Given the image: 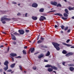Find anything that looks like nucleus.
<instances>
[{"instance_id": "6e6d98bb", "label": "nucleus", "mask_w": 74, "mask_h": 74, "mask_svg": "<svg viewBox=\"0 0 74 74\" xmlns=\"http://www.w3.org/2000/svg\"><path fill=\"white\" fill-rule=\"evenodd\" d=\"M2 33L3 34H6V33H5V32H2Z\"/></svg>"}, {"instance_id": "f704fd0d", "label": "nucleus", "mask_w": 74, "mask_h": 74, "mask_svg": "<svg viewBox=\"0 0 74 74\" xmlns=\"http://www.w3.org/2000/svg\"><path fill=\"white\" fill-rule=\"evenodd\" d=\"M10 58H12V62H14V59L13 57L11 56H10Z\"/></svg>"}, {"instance_id": "6e6552de", "label": "nucleus", "mask_w": 74, "mask_h": 74, "mask_svg": "<svg viewBox=\"0 0 74 74\" xmlns=\"http://www.w3.org/2000/svg\"><path fill=\"white\" fill-rule=\"evenodd\" d=\"M50 3L51 4H52V5L55 6L57 5V4H58L57 2H53V1H51Z\"/></svg>"}, {"instance_id": "c756f323", "label": "nucleus", "mask_w": 74, "mask_h": 74, "mask_svg": "<svg viewBox=\"0 0 74 74\" xmlns=\"http://www.w3.org/2000/svg\"><path fill=\"white\" fill-rule=\"evenodd\" d=\"M23 54H25V55H26V52L24 50H23Z\"/></svg>"}, {"instance_id": "e433bc0d", "label": "nucleus", "mask_w": 74, "mask_h": 74, "mask_svg": "<svg viewBox=\"0 0 74 74\" xmlns=\"http://www.w3.org/2000/svg\"><path fill=\"white\" fill-rule=\"evenodd\" d=\"M66 56H69L70 55L69 54V53H68L66 54Z\"/></svg>"}, {"instance_id": "09e8293b", "label": "nucleus", "mask_w": 74, "mask_h": 74, "mask_svg": "<svg viewBox=\"0 0 74 74\" xmlns=\"http://www.w3.org/2000/svg\"><path fill=\"white\" fill-rule=\"evenodd\" d=\"M48 61L47 60H44L45 62H48Z\"/></svg>"}, {"instance_id": "0e129e2a", "label": "nucleus", "mask_w": 74, "mask_h": 74, "mask_svg": "<svg viewBox=\"0 0 74 74\" xmlns=\"http://www.w3.org/2000/svg\"><path fill=\"white\" fill-rule=\"evenodd\" d=\"M60 33H63V31H61L60 32Z\"/></svg>"}, {"instance_id": "0eeeda50", "label": "nucleus", "mask_w": 74, "mask_h": 74, "mask_svg": "<svg viewBox=\"0 0 74 74\" xmlns=\"http://www.w3.org/2000/svg\"><path fill=\"white\" fill-rule=\"evenodd\" d=\"M32 7L37 8L38 7V5L36 3H34L32 4Z\"/></svg>"}, {"instance_id": "8fccbe9b", "label": "nucleus", "mask_w": 74, "mask_h": 74, "mask_svg": "<svg viewBox=\"0 0 74 74\" xmlns=\"http://www.w3.org/2000/svg\"><path fill=\"white\" fill-rule=\"evenodd\" d=\"M13 44H16V42H13Z\"/></svg>"}, {"instance_id": "5fc2aeb1", "label": "nucleus", "mask_w": 74, "mask_h": 74, "mask_svg": "<svg viewBox=\"0 0 74 74\" xmlns=\"http://www.w3.org/2000/svg\"><path fill=\"white\" fill-rule=\"evenodd\" d=\"M52 73H55V74H56V71H52Z\"/></svg>"}, {"instance_id": "2eb2a0df", "label": "nucleus", "mask_w": 74, "mask_h": 74, "mask_svg": "<svg viewBox=\"0 0 74 74\" xmlns=\"http://www.w3.org/2000/svg\"><path fill=\"white\" fill-rule=\"evenodd\" d=\"M55 15H58V16H63V15L59 13H56L54 14Z\"/></svg>"}, {"instance_id": "69168bd1", "label": "nucleus", "mask_w": 74, "mask_h": 74, "mask_svg": "<svg viewBox=\"0 0 74 74\" xmlns=\"http://www.w3.org/2000/svg\"><path fill=\"white\" fill-rule=\"evenodd\" d=\"M71 48H74V46H72L71 47Z\"/></svg>"}, {"instance_id": "39448f33", "label": "nucleus", "mask_w": 74, "mask_h": 74, "mask_svg": "<svg viewBox=\"0 0 74 74\" xmlns=\"http://www.w3.org/2000/svg\"><path fill=\"white\" fill-rule=\"evenodd\" d=\"M40 21H43L44 20H46V18L44 16H41L39 19Z\"/></svg>"}, {"instance_id": "bf43d9fd", "label": "nucleus", "mask_w": 74, "mask_h": 74, "mask_svg": "<svg viewBox=\"0 0 74 74\" xmlns=\"http://www.w3.org/2000/svg\"><path fill=\"white\" fill-rule=\"evenodd\" d=\"M3 45H1L0 46V48H3Z\"/></svg>"}, {"instance_id": "412c9836", "label": "nucleus", "mask_w": 74, "mask_h": 74, "mask_svg": "<svg viewBox=\"0 0 74 74\" xmlns=\"http://www.w3.org/2000/svg\"><path fill=\"white\" fill-rule=\"evenodd\" d=\"M64 17H65V18H67L68 17V15L67 14V13H64Z\"/></svg>"}, {"instance_id": "4be33fe9", "label": "nucleus", "mask_w": 74, "mask_h": 74, "mask_svg": "<svg viewBox=\"0 0 74 74\" xmlns=\"http://www.w3.org/2000/svg\"><path fill=\"white\" fill-rule=\"evenodd\" d=\"M70 70L71 71H73L74 70V68L73 67H70Z\"/></svg>"}, {"instance_id": "ddd939ff", "label": "nucleus", "mask_w": 74, "mask_h": 74, "mask_svg": "<svg viewBox=\"0 0 74 74\" xmlns=\"http://www.w3.org/2000/svg\"><path fill=\"white\" fill-rule=\"evenodd\" d=\"M10 55L11 56L14 57V56H16V54L12 53L10 54Z\"/></svg>"}, {"instance_id": "aec40b11", "label": "nucleus", "mask_w": 74, "mask_h": 74, "mask_svg": "<svg viewBox=\"0 0 74 74\" xmlns=\"http://www.w3.org/2000/svg\"><path fill=\"white\" fill-rule=\"evenodd\" d=\"M74 7L71 8V7H69V11H71V10H74Z\"/></svg>"}, {"instance_id": "423d86ee", "label": "nucleus", "mask_w": 74, "mask_h": 74, "mask_svg": "<svg viewBox=\"0 0 74 74\" xmlns=\"http://www.w3.org/2000/svg\"><path fill=\"white\" fill-rule=\"evenodd\" d=\"M18 32L20 34H23L24 33H25V32L23 31V30L22 29H19L18 30Z\"/></svg>"}, {"instance_id": "a18cd8bd", "label": "nucleus", "mask_w": 74, "mask_h": 74, "mask_svg": "<svg viewBox=\"0 0 74 74\" xmlns=\"http://www.w3.org/2000/svg\"><path fill=\"white\" fill-rule=\"evenodd\" d=\"M67 33H70V29H69L67 31Z\"/></svg>"}, {"instance_id": "72a5a7b5", "label": "nucleus", "mask_w": 74, "mask_h": 74, "mask_svg": "<svg viewBox=\"0 0 74 74\" xmlns=\"http://www.w3.org/2000/svg\"><path fill=\"white\" fill-rule=\"evenodd\" d=\"M62 18L64 20H66V19H67V18H65L64 17H62Z\"/></svg>"}, {"instance_id": "774afa93", "label": "nucleus", "mask_w": 74, "mask_h": 74, "mask_svg": "<svg viewBox=\"0 0 74 74\" xmlns=\"http://www.w3.org/2000/svg\"><path fill=\"white\" fill-rule=\"evenodd\" d=\"M1 12H2V13H3L4 11H1Z\"/></svg>"}, {"instance_id": "9b49d317", "label": "nucleus", "mask_w": 74, "mask_h": 74, "mask_svg": "<svg viewBox=\"0 0 74 74\" xmlns=\"http://www.w3.org/2000/svg\"><path fill=\"white\" fill-rule=\"evenodd\" d=\"M44 56V55L43 54H41L39 56H38V59H41Z\"/></svg>"}, {"instance_id": "e2e57ef3", "label": "nucleus", "mask_w": 74, "mask_h": 74, "mask_svg": "<svg viewBox=\"0 0 74 74\" xmlns=\"http://www.w3.org/2000/svg\"><path fill=\"white\" fill-rule=\"evenodd\" d=\"M27 13H26L25 14V17H27Z\"/></svg>"}, {"instance_id": "a19ab883", "label": "nucleus", "mask_w": 74, "mask_h": 74, "mask_svg": "<svg viewBox=\"0 0 74 74\" xmlns=\"http://www.w3.org/2000/svg\"><path fill=\"white\" fill-rule=\"evenodd\" d=\"M55 11H56L55 10H54L50 11V12H49L48 13H49L50 12H55Z\"/></svg>"}, {"instance_id": "5701e85b", "label": "nucleus", "mask_w": 74, "mask_h": 74, "mask_svg": "<svg viewBox=\"0 0 74 74\" xmlns=\"http://www.w3.org/2000/svg\"><path fill=\"white\" fill-rule=\"evenodd\" d=\"M62 53H63V54H66L67 53V51L65 50H64L62 52Z\"/></svg>"}, {"instance_id": "393cba45", "label": "nucleus", "mask_w": 74, "mask_h": 74, "mask_svg": "<svg viewBox=\"0 0 74 74\" xmlns=\"http://www.w3.org/2000/svg\"><path fill=\"white\" fill-rule=\"evenodd\" d=\"M57 7H62V5L60 3H58L57 5Z\"/></svg>"}, {"instance_id": "cd10ccee", "label": "nucleus", "mask_w": 74, "mask_h": 74, "mask_svg": "<svg viewBox=\"0 0 74 74\" xmlns=\"http://www.w3.org/2000/svg\"><path fill=\"white\" fill-rule=\"evenodd\" d=\"M44 38L42 37H40V40H41V41H44Z\"/></svg>"}, {"instance_id": "de8ad7c7", "label": "nucleus", "mask_w": 74, "mask_h": 74, "mask_svg": "<svg viewBox=\"0 0 74 74\" xmlns=\"http://www.w3.org/2000/svg\"><path fill=\"white\" fill-rule=\"evenodd\" d=\"M17 15H18V16H19V15H21V13H18L17 14Z\"/></svg>"}, {"instance_id": "864d4df0", "label": "nucleus", "mask_w": 74, "mask_h": 74, "mask_svg": "<svg viewBox=\"0 0 74 74\" xmlns=\"http://www.w3.org/2000/svg\"><path fill=\"white\" fill-rule=\"evenodd\" d=\"M27 48V46H25L24 47V49H26V48Z\"/></svg>"}, {"instance_id": "c85d7f7f", "label": "nucleus", "mask_w": 74, "mask_h": 74, "mask_svg": "<svg viewBox=\"0 0 74 74\" xmlns=\"http://www.w3.org/2000/svg\"><path fill=\"white\" fill-rule=\"evenodd\" d=\"M14 35H15L16 36V35H19V34L17 33L16 32H15L14 33Z\"/></svg>"}, {"instance_id": "ea45409f", "label": "nucleus", "mask_w": 74, "mask_h": 74, "mask_svg": "<svg viewBox=\"0 0 74 74\" xmlns=\"http://www.w3.org/2000/svg\"><path fill=\"white\" fill-rule=\"evenodd\" d=\"M12 71V70L11 69L8 70L7 71L8 72H11Z\"/></svg>"}, {"instance_id": "c9c22d12", "label": "nucleus", "mask_w": 74, "mask_h": 74, "mask_svg": "<svg viewBox=\"0 0 74 74\" xmlns=\"http://www.w3.org/2000/svg\"><path fill=\"white\" fill-rule=\"evenodd\" d=\"M25 32H26V33H29V32H30V31L29 30L26 29Z\"/></svg>"}, {"instance_id": "f8f14e48", "label": "nucleus", "mask_w": 74, "mask_h": 74, "mask_svg": "<svg viewBox=\"0 0 74 74\" xmlns=\"http://www.w3.org/2000/svg\"><path fill=\"white\" fill-rule=\"evenodd\" d=\"M11 36L12 37V40H16V38H15V36L14 35L12 34H11Z\"/></svg>"}, {"instance_id": "7ed1b4c3", "label": "nucleus", "mask_w": 74, "mask_h": 74, "mask_svg": "<svg viewBox=\"0 0 74 74\" xmlns=\"http://www.w3.org/2000/svg\"><path fill=\"white\" fill-rule=\"evenodd\" d=\"M11 21V19L8 18H6L2 17L1 18V21L2 22V23L5 24L6 23V22L5 21Z\"/></svg>"}, {"instance_id": "13d9d810", "label": "nucleus", "mask_w": 74, "mask_h": 74, "mask_svg": "<svg viewBox=\"0 0 74 74\" xmlns=\"http://www.w3.org/2000/svg\"><path fill=\"white\" fill-rule=\"evenodd\" d=\"M10 49V47H8V52L9 51V50Z\"/></svg>"}, {"instance_id": "bb28decb", "label": "nucleus", "mask_w": 74, "mask_h": 74, "mask_svg": "<svg viewBox=\"0 0 74 74\" xmlns=\"http://www.w3.org/2000/svg\"><path fill=\"white\" fill-rule=\"evenodd\" d=\"M19 68H20V70L22 71V66L21 65H19Z\"/></svg>"}, {"instance_id": "f257e3e1", "label": "nucleus", "mask_w": 74, "mask_h": 74, "mask_svg": "<svg viewBox=\"0 0 74 74\" xmlns=\"http://www.w3.org/2000/svg\"><path fill=\"white\" fill-rule=\"evenodd\" d=\"M52 44L57 51H59L60 49V48L59 47V46L60 45L59 44L55 42H52Z\"/></svg>"}, {"instance_id": "603ef678", "label": "nucleus", "mask_w": 74, "mask_h": 74, "mask_svg": "<svg viewBox=\"0 0 74 74\" xmlns=\"http://www.w3.org/2000/svg\"><path fill=\"white\" fill-rule=\"evenodd\" d=\"M70 66H74V64H71L70 65Z\"/></svg>"}, {"instance_id": "49530a36", "label": "nucleus", "mask_w": 74, "mask_h": 74, "mask_svg": "<svg viewBox=\"0 0 74 74\" xmlns=\"http://www.w3.org/2000/svg\"><path fill=\"white\" fill-rule=\"evenodd\" d=\"M12 3L13 4H16V2H12Z\"/></svg>"}, {"instance_id": "1a4fd4ad", "label": "nucleus", "mask_w": 74, "mask_h": 74, "mask_svg": "<svg viewBox=\"0 0 74 74\" xmlns=\"http://www.w3.org/2000/svg\"><path fill=\"white\" fill-rule=\"evenodd\" d=\"M29 51H31V53H33L34 52V50H35V49H34V48H30L29 49Z\"/></svg>"}, {"instance_id": "9d476101", "label": "nucleus", "mask_w": 74, "mask_h": 74, "mask_svg": "<svg viewBox=\"0 0 74 74\" xmlns=\"http://www.w3.org/2000/svg\"><path fill=\"white\" fill-rule=\"evenodd\" d=\"M62 44L63 45H66L67 47H70L71 46H72V45L67 44L66 43L64 42H62Z\"/></svg>"}, {"instance_id": "4468645a", "label": "nucleus", "mask_w": 74, "mask_h": 74, "mask_svg": "<svg viewBox=\"0 0 74 74\" xmlns=\"http://www.w3.org/2000/svg\"><path fill=\"white\" fill-rule=\"evenodd\" d=\"M47 71H49V72H52L53 71V69L50 68H49L47 69Z\"/></svg>"}, {"instance_id": "20e7f679", "label": "nucleus", "mask_w": 74, "mask_h": 74, "mask_svg": "<svg viewBox=\"0 0 74 74\" xmlns=\"http://www.w3.org/2000/svg\"><path fill=\"white\" fill-rule=\"evenodd\" d=\"M45 67H51V69L55 70H58V68L54 66H51L50 65L47 64L45 66Z\"/></svg>"}, {"instance_id": "37998d69", "label": "nucleus", "mask_w": 74, "mask_h": 74, "mask_svg": "<svg viewBox=\"0 0 74 74\" xmlns=\"http://www.w3.org/2000/svg\"><path fill=\"white\" fill-rule=\"evenodd\" d=\"M15 58H21V56H18Z\"/></svg>"}, {"instance_id": "4c0bfd02", "label": "nucleus", "mask_w": 74, "mask_h": 74, "mask_svg": "<svg viewBox=\"0 0 74 74\" xmlns=\"http://www.w3.org/2000/svg\"><path fill=\"white\" fill-rule=\"evenodd\" d=\"M65 63H66L65 62H63L62 63V64L63 66H65V64H64Z\"/></svg>"}, {"instance_id": "473e14b6", "label": "nucleus", "mask_w": 74, "mask_h": 74, "mask_svg": "<svg viewBox=\"0 0 74 74\" xmlns=\"http://www.w3.org/2000/svg\"><path fill=\"white\" fill-rule=\"evenodd\" d=\"M69 56H70V55H73V53L71 52H69Z\"/></svg>"}, {"instance_id": "338daca9", "label": "nucleus", "mask_w": 74, "mask_h": 74, "mask_svg": "<svg viewBox=\"0 0 74 74\" xmlns=\"http://www.w3.org/2000/svg\"><path fill=\"white\" fill-rule=\"evenodd\" d=\"M72 19H74V16H72Z\"/></svg>"}, {"instance_id": "3c124183", "label": "nucleus", "mask_w": 74, "mask_h": 74, "mask_svg": "<svg viewBox=\"0 0 74 74\" xmlns=\"http://www.w3.org/2000/svg\"><path fill=\"white\" fill-rule=\"evenodd\" d=\"M55 28H57L58 27V26L56 25H55L54 26Z\"/></svg>"}, {"instance_id": "79ce46f5", "label": "nucleus", "mask_w": 74, "mask_h": 74, "mask_svg": "<svg viewBox=\"0 0 74 74\" xmlns=\"http://www.w3.org/2000/svg\"><path fill=\"white\" fill-rule=\"evenodd\" d=\"M70 41V39H68L66 41V42L67 43H68V42H69Z\"/></svg>"}, {"instance_id": "680f3d73", "label": "nucleus", "mask_w": 74, "mask_h": 74, "mask_svg": "<svg viewBox=\"0 0 74 74\" xmlns=\"http://www.w3.org/2000/svg\"><path fill=\"white\" fill-rule=\"evenodd\" d=\"M56 23H57V25H59V23L58 22V21L56 22Z\"/></svg>"}, {"instance_id": "2f4dec72", "label": "nucleus", "mask_w": 74, "mask_h": 74, "mask_svg": "<svg viewBox=\"0 0 74 74\" xmlns=\"http://www.w3.org/2000/svg\"><path fill=\"white\" fill-rule=\"evenodd\" d=\"M64 25H61V29H64Z\"/></svg>"}, {"instance_id": "58836bf2", "label": "nucleus", "mask_w": 74, "mask_h": 74, "mask_svg": "<svg viewBox=\"0 0 74 74\" xmlns=\"http://www.w3.org/2000/svg\"><path fill=\"white\" fill-rule=\"evenodd\" d=\"M32 69H33V70H36V67L35 66H34L32 68Z\"/></svg>"}, {"instance_id": "7c9ffc66", "label": "nucleus", "mask_w": 74, "mask_h": 74, "mask_svg": "<svg viewBox=\"0 0 74 74\" xmlns=\"http://www.w3.org/2000/svg\"><path fill=\"white\" fill-rule=\"evenodd\" d=\"M68 28H69L68 27H66L64 29L65 31H66V30H68Z\"/></svg>"}, {"instance_id": "6ab92c4d", "label": "nucleus", "mask_w": 74, "mask_h": 74, "mask_svg": "<svg viewBox=\"0 0 74 74\" xmlns=\"http://www.w3.org/2000/svg\"><path fill=\"white\" fill-rule=\"evenodd\" d=\"M64 11L66 13V14H69V11L67 9H65L64 10Z\"/></svg>"}, {"instance_id": "a878e982", "label": "nucleus", "mask_w": 74, "mask_h": 74, "mask_svg": "<svg viewBox=\"0 0 74 74\" xmlns=\"http://www.w3.org/2000/svg\"><path fill=\"white\" fill-rule=\"evenodd\" d=\"M42 42V41L40 40H39L37 42V43H38V44H41V43Z\"/></svg>"}, {"instance_id": "f3484780", "label": "nucleus", "mask_w": 74, "mask_h": 74, "mask_svg": "<svg viewBox=\"0 0 74 74\" xmlns=\"http://www.w3.org/2000/svg\"><path fill=\"white\" fill-rule=\"evenodd\" d=\"M44 9L43 8H41L39 10V11L40 12H44Z\"/></svg>"}, {"instance_id": "a211bd4d", "label": "nucleus", "mask_w": 74, "mask_h": 74, "mask_svg": "<svg viewBox=\"0 0 74 74\" xmlns=\"http://www.w3.org/2000/svg\"><path fill=\"white\" fill-rule=\"evenodd\" d=\"M49 55H50V52L49 51H48L47 53L46 54V56H48Z\"/></svg>"}, {"instance_id": "052dcab7", "label": "nucleus", "mask_w": 74, "mask_h": 74, "mask_svg": "<svg viewBox=\"0 0 74 74\" xmlns=\"http://www.w3.org/2000/svg\"><path fill=\"white\" fill-rule=\"evenodd\" d=\"M38 52L35 53H34V55H36V54H38Z\"/></svg>"}, {"instance_id": "dca6fc26", "label": "nucleus", "mask_w": 74, "mask_h": 74, "mask_svg": "<svg viewBox=\"0 0 74 74\" xmlns=\"http://www.w3.org/2000/svg\"><path fill=\"white\" fill-rule=\"evenodd\" d=\"M15 64L14 63L11 64L10 66V67L11 68H14V67H15Z\"/></svg>"}, {"instance_id": "4d7b16f0", "label": "nucleus", "mask_w": 74, "mask_h": 74, "mask_svg": "<svg viewBox=\"0 0 74 74\" xmlns=\"http://www.w3.org/2000/svg\"><path fill=\"white\" fill-rule=\"evenodd\" d=\"M3 71V69H0V72H2Z\"/></svg>"}, {"instance_id": "b1692460", "label": "nucleus", "mask_w": 74, "mask_h": 74, "mask_svg": "<svg viewBox=\"0 0 74 74\" xmlns=\"http://www.w3.org/2000/svg\"><path fill=\"white\" fill-rule=\"evenodd\" d=\"M32 18L33 20H37V17H36L33 16L32 17Z\"/></svg>"}, {"instance_id": "f03ea898", "label": "nucleus", "mask_w": 74, "mask_h": 74, "mask_svg": "<svg viewBox=\"0 0 74 74\" xmlns=\"http://www.w3.org/2000/svg\"><path fill=\"white\" fill-rule=\"evenodd\" d=\"M8 64H9V62H8V61L6 60L4 63V64L5 66L6 67L4 68V69L5 71H6L8 69Z\"/></svg>"}, {"instance_id": "c03bdc74", "label": "nucleus", "mask_w": 74, "mask_h": 74, "mask_svg": "<svg viewBox=\"0 0 74 74\" xmlns=\"http://www.w3.org/2000/svg\"><path fill=\"white\" fill-rule=\"evenodd\" d=\"M40 37V35H39L38 36V38H37V40H38V39H39V38Z\"/></svg>"}]
</instances>
